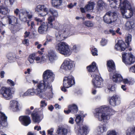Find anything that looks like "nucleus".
<instances>
[{"mask_svg":"<svg viewBox=\"0 0 135 135\" xmlns=\"http://www.w3.org/2000/svg\"><path fill=\"white\" fill-rule=\"evenodd\" d=\"M55 76V75L51 70H46L43 74V80L39 83L37 81L33 80V84H37L35 87L28 89L25 93H21L20 96L23 97L36 95L40 98H44L45 96L49 99L52 98L53 94L51 84L54 81Z\"/></svg>","mask_w":135,"mask_h":135,"instance_id":"nucleus-1","label":"nucleus"},{"mask_svg":"<svg viewBox=\"0 0 135 135\" xmlns=\"http://www.w3.org/2000/svg\"><path fill=\"white\" fill-rule=\"evenodd\" d=\"M113 110L108 106L104 105L96 108L94 113L95 117L99 121L107 122L110 115L113 114Z\"/></svg>","mask_w":135,"mask_h":135,"instance_id":"nucleus-2","label":"nucleus"},{"mask_svg":"<svg viewBox=\"0 0 135 135\" xmlns=\"http://www.w3.org/2000/svg\"><path fill=\"white\" fill-rule=\"evenodd\" d=\"M122 16L125 18L131 17L133 14H135V8L132 7L127 0H124L119 4Z\"/></svg>","mask_w":135,"mask_h":135,"instance_id":"nucleus-3","label":"nucleus"},{"mask_svg":"<svg viewBox=\"0 0 135 135\" xmlns=\"http://www.w3.org/2000/svg\"><path fill=\"white\" fill-rule=\"evenodd\" d=\"M61 24L58 22H56L54 24V28L58 30V32L55 34L56 40L61 41L66 38L71 32L70 28L69 26L64 27L62 28H60Z\"/></svg>","mask_w":135,"mask_h":135,"instance_id":"nucleus-4","label":"nucleus"},{"mask_svg":"<svg viewBox=\"0 0 135 135\" xmlns=\"http://www.w3.org/2000/svg\"><path fill=\"white\" fill-rule=\"evenodd\" d=\"M55 49L60 53L65 56H68L71 52L68 44L65 42H61L55 45Z\"/></svg>","mask_w":135,"mask_h":135,"instance_id":"nucleus-5","label":"nucleus"},{"mask_svg":"<svg viewBox=\"0 0 135 135\" xmlns=\"http://www.w3.org/2000/svg\"><path fill=\"white\" fill-rule=\"evenodd\" d=\"M117 19V13L114 12L109 11L103 17V20L105 22L111 23L115 21Z\"/></svg>","mask_w":135,"mask_h":135,"instance_id":"nucleus-6","label":"nucleus"},{"mask_svg":"<svg viewBox=\"0 0 135 135\" xmlns=\"http://www.w3.org/2000/svg\"><path fill=\"white\" fill-rule=\"evenodd\" d=\"M123 62L126 65H131L135 61V57L131 52L122 54Z\"/></svg>","mask_w":135,"mask_h":135,"instance_id":"nucleus-7","label":"nucleus"},{"mask_svg":"<svg viewBox=\"0 0 135 135\" xmlns=\"http://www.w3.org/2000/svg\"><path fill=\"white\" fill-rule=\"evenodd\" d=\"M0 94L2 95V97L5 99L10 100L13 97L11 89L10 87H2L0 90Z\"/></svg>","mask_w":135,"mask_h":135,"instance_id":"nucleus-8","label":"nucleus"},{"mask_svg":"<svg viewBox=\"0 0 135 135\" xmlns=\"http://www.w3.org/2000/svg\"><path fill=\"white\" fill-rule=\"evenodd\" d=\"M91 77L93 78L92 82L94 86L96 88L101 87L103 84V79L101 77L93 74H91Z\"/></svg>","mask_w":135,"mask_h":135,"instance_id":"nucleus-9","label":"nucleus"},{"mask_svg":"<svg viewBox=\"0 0 135 135\" xmlns=\"http://www.w3.org/2000/svg\"><path fill=\"white\" fill-rule=\"evenodd\" d=\"M63 86L66 88H68L75 84L74 78L71 75L64 78Z\"/></svg>","mask_w":135,"mask_h":135,"instance_id":"nucleus-10","label":"nucleus"},{"mask_svg":"<svg viewBox=\"0 0 135 135\" xmlns=\"http://www.w3.org/2000/svg\"><path fill=\"white\" fill-rule=\"evenodd\" d=\"M1 110V106L0 105V111ZM7 117L5 114L0 111V132L2 131V130L7 126Z\"/></svg>","mask_w":135,"mask_h":135,"instance_id":"nucleus-11","label":"nucleus"},{"mask_svg":"<svg viewBox=\"0 0 135 135\" xmlns=\"http://www.w3.org/2000/svg\"><path fill=\"white\" fill-rule=\"evenodd\" d=\"M74 66V61L65 60L61 65V68L65 70H71Z\"/></svg>","mask_w":135,"mask_h":135,"instance_id":"nucleus-12","label":"nucleus"},{"mask_svg":"<svg viewBox=\"0 0 135 135\" xmlns=\"http://www.w3.org/2000/svg\"><path fill=\"white\" fill-rule=\"evenodd\" d=\"M110 78L113 81L116 83H119L122 81L123 78L120 74L115 73V72L110 73Z\"/></svg>","mask_w":135,"mask_h":135,"instance_id":"nucleus-13","label":"nucleus"},{"mask_svg":"<svg viewBox=\"0 0 135 135\" xmlns=\"http://www.w3.org/2000/svg\"><path fill=\"white\" fill-rule=\"evenodd\" d=\"M37 109H35L33 113L31 114L33 120L35 123H38L42 120L43 118V115H40L38 114Z\"/></svg>","mask_w":135,"mask_h":135,"instance_id":"nucleus-14","label":"nucleus"},{"mask_svg":"<svg viewBox=\"0 0 135 135\" xmlns=\"http://www.w3.org/2000/svg\"><path fill=\"white\" fill-rule=\"evenodd\" d=\"M43 10L44 13H39L38 14V16L41 17L45 16L48 13V9L44 5H39L37 6L35 9L36 11L39 12Z\"/></svg>","mask_w":135,"mask_h":135,"instance_id":"nucleus-15","label":"nucleus"},{"mask_svg":"<svg viewBox=\"0 0 135 135\" xmlns=\"http://www.w3.org/2000/svg\"><path fill=\"white\" fill-rule=\"evenodd\" d=\"M38 29V32L40 34H45L47 33L48 28L50 27L47 23L42 22Z\"/></svg>","mask_w":135,"mask_h":135,"instance_id":"nucleus-16","label":"nucleus"},{"mask_svg":"<svg viewBox=\"0 0 135 135\" xmlns=\"http://www.w3.org/2000/svg\"><path fill=\"white\" fill-rule=\"evenodd\" d=\"M19 119L22 124L25 126H28L31 122L30 117L27 116H21L20 117Z\"/></svg>","mask_w":135,"mask_h":135,"instance_id":"nucleus-17","label":"nucleus"},{"mask_svg":"<svg viewBox=\"0 0 135 135\" xmlns=\"http://www.w3.org/2000/svg\"><path fill=\"white\" fill-rule=\"evenodd\" d=\"M126 45L124 42L122 40H119L115 46V49L117 50L124 51L126 48Z\"/></svg>","mask_w":135,"mask_h":135,"instance_id":"nucleus-18","label":"nucleus"},{"mask_svg":"<svg viewBox=\"0 0 135 135\" xmlns=\"http://www.w3.org/2000/svg\"><path fill=\"white\" fill-rule=\"evenodd\" d=\"M78 127L79 128L78 132V135H86L89 132V129L86 126H84L81 128L78 125Z\"/></svg>","mask_w":135,"mask_h":135,"instance_id":"nucleus-19","label":"nucleus"},{"mask_svg":"<svg viewBox=\"0 0 135 135\" xmlns=\"http://www.w3.org/2000/svg\"><path fill=\"white\" fill-rule=\"evenodd\" d=\"M49 59L51 62H53L57 60L58 57L55 52L53 50H49L48 52Z\"/></svg>","mask_w":135,"mask_h":135,"instance_id":"nucleus-20","label":"nucleus"},{"mask_svg":"<svg viewBox=\"0 0 135 135\" xmlns=\"http://www.w3.org/2000/svg\"><path fill=\"white\" fill-rule=\"evenodd\" d=\"M109 103L113 106L118 105L120 103V98L117 95L114 96L111 98Z\"/></svg>","mask_w":135,"mask_h":135,"instance_id":"nucleus-21","label":"nucleus"},{"mask_svg":"<svg viewBox=\"0 0 135 135\" xmlns=\"http://www.w3.org/2000/svg\"><path fill=\"white\" fill-rule=\"evenodd\" d=\"M108 70L109 72L114 73L116 71L114 61L112 60L107 62Z\"/></svg>","mask_w":135,"mask_h":135,"instance_id":"nucleus-22","label":"nucleus"},{"mask_svg":"<svg viewBox=\"0 0 135 135\" xmlns=\"http://www.w3.org/2000/svg\"><path fill=\"white\" fill-rule=\"evenodd\" d=\"M10 107L14 111H17L19 110L18 108L19 104L18 102L15 100L11 101L10 102Z\"/></svg>","mask_w":135,"mask_h":135,"instance_id":"nucleus-23","label":"nucleus"},{"mask_svg":"<svg viewBox=\"0 0 135 135\" xmlns=\"http://www.w3.org/2000/svg\"><path fill=\"white\" fill-rule=\"evenodd\" d=\"M87 69L89 72H91V74H93V75L95 74V71H98L97 70V67L96 65V63L94 62H92L91 65L87 67Z\"/></svg>","mask_w":135,"mask_h":135,"instance_id":"nucleus-24","label":"nucleus"},{"mask_svg":"<svg viewBox=\"0 0 135 135\" xmlns=\"http://www.w3.org/2000/svg\"><path fill=\"white\" fill-rule=\"evenodd\" d=\"M8 23L9 24L15 25L17 23L18 18L12 16H8Z\"/></svg>","mask_w":135,"mask_h":135,"instance_id":"nucleus-25","label":"nucleus"},{"mask_svg":"<svg viewBox=\"0 0 135 135\" xmlns=\"http://www.w3.org/2000/svg\"><path fill=\"white\" fill-rule=\"evenodd\" d=\"M19 12H20V18L22 20H23L24 19L26 20V17H27V15L28 13V12L26 10L22 9H21Z\"/></svg>","mask_w":135,"mask_h":135,"instance_id":"nucleus-26","label":"nucleus"},{"mask_svg":"<svg viewBox=\"0 0 135 135\" xmlns=\"http://www.w3.org/2000/svg\"><path fill=\"white\" fill-rule=\"evenodd\" d=\"M70 130L68 129L64 128H61V127L57 129L56 133L58 134H62L63 135H66L68 132H70Z\"/></svg>","mask_w":135,"mask_h":135,"instance_id":"nucleus-27","label":"nucleus"},{"mask_svg":"<svg viewBox=\"0 0 135 135\" xmlns=\"http://www.w3.org/2000/svg\"><path fill=\"white\" fill-rule=\"evenodd\" d=\"M62 0H51L52 6L56 8L61 6L62 3Z\"/></svg>","mask_w":135,"mask_h":135,"instance_id":"nucleus-28","label":"nucleus"},{"mask_svg":"<svg viewBox=\"0 0 135 135\" xmlns=\"http://www.w3.org/2000/svg\"><path fill=\"white\" fill-rule=\"evenodd\" d=\"M68 108L71 111V113H76L78 111V107L75 104H73L69 105Z\"/></svg>","mask_w":135,"mask_h":135,"instance_id":"nucleus-29","label":"nucleus"},{"mask_svg":"<svg viewBox=\"0 0 135 135\" xmlns=\"http://www.w3.org/2000/svg\"><path fill=\"white\" fill-rule=\"evenodd\" d=\"M95 4L94 2L90 1L88 4L85 6V9L87 11L92 10L94 7Z\"/></svg>","mask_w":135,"mask_h":135,"instance_id":"nucleus-30","label":"nucleus"},{"mask_svg":"<svg viewBox=\"0 0 135 135\" xmlns=\"http://www.w3.org/2000/svg\"><path fill=\"white\" fill-rule=\"evenodd\" d=\"M8 12L9 11L7 8L0 6V17H2V15H6Z\"/></svg>","mask_w":135,"mask_h":135,"instance_id":"nucleus-31","label":"nucleus"},{"mask_svg":"<svg viewBox=\"0 0 135 135\" xmlns=\"http://www.w3.org/2000/svg\"><path fill=\"white\" fill-rule=\"evenodd\" d=\"M134 23L132 22L128 21L125 25V28L126 30H129L134 28Z\"/></svg>","mask_w":135,"mask_h":135,"instance_id":"nucleus-32","label":"nucleus"},{"mask_svg":"<svg viewBox=\"0 0 135 135\" xmlns=\"http://www.w3.org/2000/svg\"><path fill=\"white\" fill-rule=\"evenodd\" d=\"M115 86L114 85H108L107 88L105 89V91L107 93H109L110 92L115 91Z\"/></svg>","mask_w":135,"mask_h":135,"instance_id":"nucleus-33","label":"nucleus"},{"mask_svg":"<svg viewBox=\"0 0 135 135\" xmlns=\"http://www.w3.org/2000/svg\"><path fill=\"white\" fill-rule=\"evenodd\" d=\"M127 135H135V127L128 128L127 131Z\"/></svg>","mask_w":135,"mask_h":135,"instance_id":"nucleus-34","label":"nucleus"},{"mask_svg":"<svg viewBox=\"0 0 135 135\" xmlns=\"http://www.w3.org/2000/svg\"><path fill=\"white\" fill-rule=\"evenodd\" d=\"M108 128L105 125H103V126H99L98 127V131L101 133H103L106 132Z\"/></svg>","mask_w":135,"mask_h":135,"instance_id":"nucleus-35","label":"nucleus"},{"mask_svg":"<svg viewBox=\"0 0 135 135\" xmlns=\"http://www.w3.org/2000/svg\"><path fill=\"white\" fill-rule=\"evenodd\" d=\"M48 23L49 26L50 28L53 27V26L52 22L55 21V17L52 16H50L48 18Z\"/></svg>","mask_w":135,"mask_h":135,"instance_id":"nucleus-36","label":"nucleus"},{"mask_svg":"<svg viewBox=\"0 0 135 135\" xmlns=\"http://www.w3.org/2000/svg\"><path fill=\"white\" fill-rule=\"evenodd\" d=\"M8 59L10 60H15L16 59L15 54L12 53H9L7 55Z\"/></svg>","mask_w":135,"mask_h":135,"instance_id":"nucleus-37","label":"nucleus"},{"mask_svg":"<svg viewBox=\"0 0 135 135\" xmlns=\"http://www.w3.org/2000/svg\"><path fill=\"white\" fill-rule=\"evenodd\" d=\"M84 25L88 27H92L94 26V23L90 21H86L83 23Z\"/></svg>","mask_w":135,"mask_h":135,"instance_id":"nucleus-38","label":"nucleus"},{"mask_svg":"<svg viewBox=\"0 0 135 135\" xmlns=\"http://www.w3.org/2000/svg\"><path fill=\"white\" fill-rule=\"evenodd\" d=\"M84 117L83 115L81 114H79L76 117L75 121L76 123L78 124L80 122L82 121L81 119V117Z\"/></svg>","mask_w":135,"mask_h":135,"instance_id":"nucleus-39","label":"nucleus"},{"mask_svg":"<svg viewBox=\"0 0 135 135\" xmlns=\"http://www.w3.org/2000/svg\"><path fill=\"white\" fill-rule=\"evenodd\" d=\"M105 4V3L102 0H99L98 2V5L100 10H102Z\"/></svg>","mask_w":135,"mask_h":135,"instance_id":"nucleus-40","label":"nucleus"},{"mask_svg":"<svg viewBox=\"0 0 135 135\" xmlns=\"http://www.w3.org/2000/svg\"><path fill=\"white\" fill-rule=\"evenodd\" d=\"M91 52L93 56H97L98 55V51L96 48L94 46H93L91 48Z\"/></svg>","mask_w":135,"mask_h":135,"instance_id":"nucleus-41","label":"nucleus"},{"mask_svg":"<svg viewBox=\"0 0 135 135\" xmlns=\"http://www.w3.org/2000/svg\"><path fill=\"white\" fill-rule=\"evenodd\" d=\"M107 135H118L117 133L114 130L108 131L107 133Z\"/></svg>","mask_w":135,"mask_h":135,"instance_id":"nucleus-42","label":"nucleus"},{"mask_svg":"<svg viewBox=\"0 0 135 135\" xmlns=\"http://www.w3.org/2000/svg\"><path fill=\"white\" fill-rule=\"evenodd\" d=\"M49 12L53 15L54 17H57L58 16V14L57 11L52 9H49Z\"/></svg>","mask_w":135,"mask_h":135,"instance_id":"nucleus-43","label":"nucleus"},{"mask_svg":"<svg viewBox=\"0 0 135 135\" xmlns=\"http://www.w3.org/2000/svg\"><path fill=\"white\" fill-rule=\"evenodd\" d=\"M132 36L131 35H128L125 41L128 45H129V42L131 41Z\"/></svg>","mask_w":135,"mask_h":135,"instance_id":"nucleus-44","label":"nucleus"},{"mask_svg":"<svg viewBox=\"0 0 135 135\" xmlns=\"http://www.w3.org/2000/svg\"><path fill=\"white\" fill-rule=\"evenodd\" d=\"M129 71L130 72L135 73V64L130 67L129 69Z\"/></svg>","mask_w":135,"mask_h":135,"instance_id":"nucleus-45","label":"nucleus"},{"mask_svg":"<svg viewBox=\"0 0 135 135\" xmlns=\"http://www.w3.org/2000/svg\"><path fill=\"white\" fill-rule=\"evenodd\" d=\"M40 106L41 108L45 107L47 105V103L46 101L44 100H42L40 102Z\"/></svg>","mask_w":135,"mask_h":135,"instance_id":"nucleus-46","label":"nucleus"},{"mask_svg":"<svg viewBox=\"0 0 135 135\" xmlns=\"http://www.w3.org/2000/svg\"><path fill=\"white\" fill-rule=\"evenodd\" d=\"M7 83L10 86H13L15 85L14 83L12 80L8 79L7 81Z\"/></svg>","mask_w":135,"mask_h":135,"instance_id":"nucleus-47","label":"nucleus"},{"mask_svg":"<svg viewBox=\"0 0 135 135\" xmlns=\"http://www.w3.org/2000/svg\"><path fill=\"white\" fill-rule=\"evenodd\" d=\"M35 60L37 63H41V57L38 56L35 57Z\"/></svg>","mask_w":135,"mask_h":135,"instance_id":"nucleus-48","label":"nucleus"},{"mask_svg":"<svg viewBox=\"0 0 135 135\" xmlns=\"http://www.w3.org/2000/svg\"><path fill=\"white\" fill-rule=\"evenodd\" d=\"M107 42V41L106 40L102 39L101 41V45L102 46H104L106 44Z\"/></svg>","mask_w":135,"mask_h":135,"instance_id":"nucleus-49","label":"nucleus"},{"mask_svg":"<svg viewBox=\"0 0 135 135\" xmlns=\"http://www.w3.org/2000/svg\"><path fill=\"white\" fill-rule=\"evenodd\" d=\"M108 1L110 2H114V4H115L117 3H118V2L120 4V3H122L121 2V0H108Z\"/></svg>","mask_w":135,"mask_h":135,"instance_id":"nucleus-50","label":"nucleus"},{"mask_svg":"<svg viewBox=\"0 0 135 135\" xmlns=\"http://www.w3.org/2000/svg\"><path fill=\"white\" fill-rule=\"evenodd\" d=\"M35 20L38 22L37 23L38 25L39 24H40L41 25V24L42 22H44L42 21V20L37 17H36L35 18Z\"/></svg>","mask_w":135,"mask_h":135,"instance_id":"nucleus-51","label":"nucleus"},{"mask_svg":"<svg viewBox=\"0 0 135 135\" xmlns=\"http://www.w3.org/2000/svg\"><path fill=\"white\" fill-rule=\"evenodd\" d=\"M41 63L45 62L47 60V58L45 56H42L41 57Z\"/></svg>","mask_w":135,"mask_h":135,"instance_id":"nucleus-52","label":"nucleus"},{"mask_svg":"<svg viewBox=\"0 0 135 135\" xmlns=\"http://www.w3.org/2000/svg\"><path fill=\"white\" fill-rule=\"evenodd\" d=\"M76 4L77 3H74V4H73L72 3H71L70 4H68V8H71L74 6H75L76 5Z\"/></svg>","mask_w":135,"mask_h":135,"instance_id":"nucleus-53","label":"nucleus"},{"mask_svg":"<svg viewBox=\"0 0 135 135\" xmlns=\"http://www.w3.org/2000/svg\"><path fill=\"white\" fill-rule=\"evenodd\" d=\"M128 120L131 121L133 120H135V114L132 117H129L127 119Z\"/></svg>","mask_w":135,"mask_h":135,"instance_id":"nucleus-54","label":"nucleus"},{"mask_svg":"<svg viewBox=\"0 0 135 135\" xmlns=\"http://www.w3.org/2000/svg\"><path fill=\"white\" fill-rule=\"evenodd\" d=\"M35 54L34 53H33L30 55L29 56L28 58L30 59H33L35 60Z\"/></svg>","mask_w":135,"mask_h":135,"instance_id":"nucleus-55","label":"nucleus"},{"mask_svg":"<svg viewBox=\"0 0 135 135\" xmlns=\"http://www.w3.org/2000/svg\"><path fill=\"white\" fill-rule=\"evenodd\" d=\"M130 105L131 107H135V99L130 103Z\"/></svg>","mask_w":135,"mask_h":135,"instance_id":"nucleus-56","label":"nucleus"},{"mask_svg":"<svg viewBox=\"0 0 135 135\" xmlns=\"http://www.w3.org/2000/svg\"><path fill=\"white\" fill-rule=\"evenodd\" d=\"M53 131L54 129L52 128L48 130L47 131L48 134H50V135H52Z\"/></svg>","mask_w":135,"mask_h":135,"instance_id":"nucleus-57","label":"nucleus"},{"mask_svg":"<svg viewBox=\"0 0 135 135\" xmlns=\"http://www.w3.org/2000/svg\"><path fill=\"white\" fill-rule=\"evenodd\" d=\"M53 39V37H50L49 36H48L47 37L46 40L49 42H51L52 41V40Z\"/></svg>","mask_w":135,"mask_h":135,"instance_id":"nucleus-58","label":"nucleus"},{"mask_svg":"<svg viewBox=\"0 0 135 135\" xmlns=\"http://www.w3.org/2000/svg\"><path fill=\"white\" fill-rule=\"evenodd\" d=\"M23 43L26 45L27 46H28L29 44L28 40V39H25L23 42Z\"/></svg>","mask_w":135,"mask_h":135,"instance_id":"nucleus-59","label":"nucleus"},{"mask_svg":"<svg viewBox=\"0 0 135 135\" xmlns=\"http://www.w3.org/2000/svg\"><path fill=\"white\" fill-rule=\"evenodd\" d=\"M25 113L26 114L29 115L31 113V112L30 110L29 109L27 108L26 109L25 111Z\"/></svg>","mask_w":135,"mask_h":135,"instance_id":"nucleus-60","label":"nucleus"},{"mask_svg":"<svg viewBox=\"0 0 135 135\" xmlns=\"http://www.w3.org/2000/svg\"><path fill=\"white\" fill-rule=\"evenodd\" d=\"M117 3L116 4H114L113 2H112L110 4V6L112 8H115V7H117L116 5H117Z\"/></svg>","mask_w":135,"mask_h":135,"instance_id":"nucleus-61","label":"nucleus"},{"mask_svg":"<svg viewBox=\"0 0 135 135\" xmlns=\"http://www.w3.org/2000/svg\"><path fill=\"white\" fill-rule=\"evenodd\" d=\"M30 33V32H27V31H26L25 33V37H28L29 36Z\"/></svg>","mask_w":135,"mask_h":135,"instance_id":"nucleus-62","label":"nucleus"},{"mask_svg":"<svg viewBox=\"0 0 135 135\" xmlns=\"http://www.w3.org/2000/svg\"><path fill=\"white\" fill-rule=\"evenodd\" d=\"M124 84H128L129 83V81L127 79H123L122 81Z\"/></svg>","mask_w":135,"mask_h":135,"instance_id":"nucleus-63","label":"nucleus"},{"mask_svg":"<svg viewBox=\"0 0 135 135\" xmlns=\"http://www.w3.org/2000/svg\"><path fill=\"white\" fill-rule=\"evenodd\" d=\"M74 119L72 118H70L69 119V122L71 124H73L74 123Z\"/></svg>","mask_w":135,"mask_h":135,"instance_id":"nucleus-64","label":"nucleus"}]
</instances>
